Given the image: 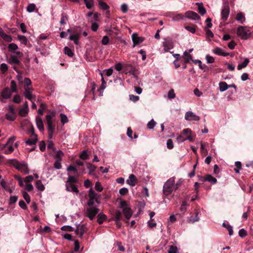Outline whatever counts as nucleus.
Instances as JSON below:
<instances>
[{
  "instance_id": "nucleus-39",
  "label": "nucleus",
  "mask_w": 253,
  "mask_h": 253,
  "mask_svg": "<svg viewBox=\"0 0 253 253\" xmlns=\"http://www.w3.org/2000/svg\"><path fill=\"white\" fill-rule=\"evenodd\" d=\"M86 7L88 9H91L93 6V0H84Z\"/></svg>"
},
{
  "instance_id": "nucleus-9",
  "label": "nucleus",
  "mask_w": 253,
  "mask_h": 253,
  "mask_svg": "<svg viewBox=\"0 0 253 253\" xmlns=\"http://www.w3.org/2000/svg\"><path fill=\"white\" fill-rule=\"evenodd\" d=\"M21 58L16 54H11L9 57H6V61L9 64L18 65L20 63Z\"/></svg>"
},
{
  "instance_id": "nucleus-33",
  "label": "nucleus",
  "mask_w": 253,
  "mask_h": 253,
  "mask_svg": "<svg viewBox=\"0 0 253 253\" xmlns=\"http://www.w3.org/2000/svg\"><path fill=\"white\" fill-rule=\"evenodd\" d=\"M78 179L77 178L74 176H69L68 178V180L66 183H70V184H74L77 183Z\"/></svg>"
},
{
  "instance_id": "nucleus-51",
  "label": "nucleus",
  "mask_w": 253,
  "mask_h": 253,
  "mask_svg": "<svg viewBox=\"0 0 253 253\" xmlns=\"http://www.w3.org/2000/svg\"><path fill=\"white\" fill-rule=\"evenodd\" d=\"M156 122L154 121V120L153 119H152L150 122H149L147 125V127L149 128V129H153L155 125H156Z\"/></svg>"
},
{
  "instance_id": "nucleus-14",
  "label": "nucleus",
  "mask_w": 253,
  "mask_h": 253,
  "mask_svg": "<svg viewBox=\"0 0 253 253\" xmlns=\"http://www.w3.org/2000/svg\"><path fill=\"white\" fill-rule=\"evenodd\" d=\"M229 13H230V8L229 7V6L228 5L224 6L222 9L221 12V19L223 21H225L227 19V18L229 16Z\"/></svg>"
},
{
  "instance_id": "nucleus-38",
  "label": "nucleus",
  "mask_w": 253,
  "mask_h": 253,
  "mask_svg": "<svg viewBox=\"0 0 253 253\" xmlns=\"http://www.w3.org/2000/svg\"><path fill=\"white\" fill-rule=\"evenodd\" d=\"M36 7V4L33 3H32L29 4L27 6L26 9L28 12L31 13L35 10Z\"/></svg>"
},
{
  "instance_id": "nucleus-26",
  "label": "nucleus",
  "mask_w": 253,
  "mask_h": 253,
  "mask_svg": "<svg viewBox=\"0 0 253 253\" xmlns=\"http://www.w3.org/2000/svg\"><path fill=\"white\" fill-rule=\"evenodd\" d=\"M97 222L99 224H102L107 218V216L103 213H99L97 215Z\"/></svg>"
},
{
  "instance_id": "nucleus-43",
  "label": "nucleus",
  "mask_w": 253,
  "mask_h": 253,
  "mask_svg": "<svg viewBox=\"0 0 253 253\" xmlns=\"http://www.w3.org/2000/svg\"><path fill=\"white\" fill-rule=\"evenodd\" d=\"M5 41L7 42H11L12 40V37L10 35H8L5 33H3L0 36Z\"/></svg>"
},
{
  "instance_id": "nucleus-12",
  "label": "nucleus",
  "mask_w": 253,
  "mask_h": 253,
  "mask_svg": "<svg viewBox=\"0 0 253 253\" xmlns=\"http://www.w3.org/2000/svg\"><path fill=\"white\" fill-rule=\"evenodd\" d=\"M164 49L166 52H169L173 48V43L170 39H166L163 43Z\"/></svg>"
},
{
  "instance_id": "nucleus-30",
  "label": "nucleus",
  "mask_w": 253,
  "mask_h": 253,
  "mask_svg": "<svg viewBox=\"0 0 253 253\" xmlns=\"http://www.w3.org/2000/svg\"><path fill=\"white\" fill-rule=\"evenodd\" d=\"M171 18L173 21H179L183 19L184 16L181 14H176L172 16Z\"/></svg>"
},
{
  "instance_id": "nucleus-24",
  "label": "nucleus",
  "mask_w": 253,
  "mask_h": 253,
  "mask_svg": "<svg viewBox=\"0 0 253 253\" xmlns=\"http://www.w3.org/2000/svg\"><path fill=\"white\" fill-rule=\"evenodd\" d=\"M35 186L36 188L40 191H43L45 189V187L44 185L42 183V181L40 180H38L36 181L35 183Z\"/></svg>"
},
{
  "instance_id": "nucleus-40",
  "label": "nucleus",
  "mask_w": 253,
  "mask_h": 253,
  "mask_svg": "<svg viewBox=\"0 0 253 253\" xmlns=\"http://www.w3.org/2000/svg\"><path fill=\"white\" fill-rule=\"evenodd\" d=\"M5 118L8 121H13L15 120L16 117L15 114L8 113L5 114Z\"/></svg>"
},
{
  "instance_id": "nucleus-17",
  "label": "nucleus",
  "mask_w": 253,
  "mask_h": 253,
  "mask_svg": "<svg viewBox=\"0 0 253 253\" xmlns=\"http://www.w3.org/2000/svg\"><path fill=\"white\" fill-rule=\"evenodd\" d=\"M126 183L131 186H134L137 183L138 180L133 174L129 175L128 178L126 181Z\"/></svg>"
},
{
  "instance_id": "nucleus-34",
  "label": "nucleus",
  "mask_w": 253,
  "mask_h": 253,
  "mask_svg": "<svg viewBox=\"0 0 253 253\" xmlns=\"http://www.w3.org/2000/svg\"><path fill=\"white\" fill-rule=\"evenodd\" d=\"M69 39L71 41H73L76 44H78L79 40V36L78 34L71 35L69 36Z\"/></svg>"
},
{
  "instance_id": "nucleus-35",
  "label": "nucleus",
  "mask_w": 253,
  "mask_h": 253,
  "mask_svg": "<svg viewBox=\"0 0 253 253\" xmlns=\"http://www.w3.org/2000/svg\"><path fill=\"white\" fill-rule=\"evenodd\" d=\"M222 226L226 228V229L228 231V232H229V234L230 236H231L233 235V228H232V227L229 225V224H226L225 222H223L222 223Z\"/></svg>"
},
{
  "instance_id": "nucleus-52",
  "label": "nucleus",
  "mask_w": 253,
  "mask_h": 253,
  "mask_svg": "<svg viewBox=\"0 0 253 253\" xmlns=\"http://www.w3.org/2000/svg\"><path fill=\"white\" fill-rule=\"evenodd\" d=\"M235 166L236 167V169H234V171L236 173H239L240 170L241 169V163L240 162H235Z\"/></svg>"
},
{
  "instance_id": "nucleus-4",
  "label": "nucleus",
  "mask_w": 253,
  "mask_h": 253,
  "mask_svg": "<svg viewBox=\"0 0 253 253\" xmlns=\"http://www.w3.org/2000/svg\"><path fill=\"white\" fill-rule=\"evenodd\" d=\"M99 209L93 206H88L86 210V216L91 220L95 218L96 214L98 213Z\"/></svg>"
},
{
  "instance_id": "nucleus-21",
  "label": "nucleus",
  "mask_w": 253,
  "mask_h": 253,
  "mask_svg": "<svg viewBox=\"0 0 253 253\" xmlns=\"http://www.w3.org/2000/svg\"><path fill=\"white\" fill-rule=\"evenodd\" d=\"M36 125L39 130L41 132L44 130V126L42 121L41 118L37 117L36 119Z\"/></svg>"
},
{
  "instance_id": "nucleus-61",
  "label": "nucleus",
  "mask_w": 253,
  "mask_h": 253,
  "mask_svg": "<svg viewBox=\"0 0 253 253\" xmlns=\"http://www.w3.org/2000/svg\"><path fill=\"white\" fill-rule=\"evenodd\" d=\"M18 199V197L16 196H11L9 200V203L10 204L15 203Z\"/></svg>"
},
{
  "instance_id": "nucleus-11",
  "label": "nucleus",
  "mask_w": 253,
  "mask_h": 253,
  "mask_svg": "<svg viewBox=\"0 0 253 253\" xmlns=\"http://www.w3.org/2000/svg\"><path fill=\"white\" fill-rule=\"evenodd\" d=\"M185 119L189 121H197L200 120V118L199 116H197L192 111H189L186 112L185 113Z\"/></svg>"
},
{
  "instance_id": "nucleus-54",
  "label": "nucleus",
  "mask_w": 253,
  "mask_h": 253,
  "mask_svg": "<svg viewBox=\"0 0 253 253\" xmlns=\"http://www.w3.org/2000/svg\"><path fill=\"white\" fill-rule=\"evenodd\" d=\"M206 59L207 60V62L208 64L213 63L214 62V58L209 55H207L206 56Z\"/></svg>"
},
{
  "instance_id": "nucleus-36",
  "label": "nucleus",
  "mask_w": 253,
  "mask_h": 253,
  "mask_svg": "<svg viewBox=\"0 0 253 253\" xmlns=\"http://www.w3.org/2000/svg\"><path fill=\"white\" fill-rule=\"evenodd\" d=\"M64 156V153L61 150L57 151L56 152L54 158L56 160L62 161V157Z\"/></svg>"
},
{
  "instance_id": "nucleus-59",
  "label": "nucleus",
  "mask_w": 253,
  "mask_h": 253,
  "mask_svg": "<svg viewBox=\"0 0 253 253\" xmlns=\"http://www.w3.org/2000/svg\"><path fill=\"white\" fill-rule=\"evenodd\" d=\"M61 161L59 160H55V162L54 164V167L55 169H61L62 168L61 164Z\"/></svg>"
},
{
  "instance_id": "nucleus-49",
  "label": "nucleus",
  "mask_w": 253,
  "mask_h": 253,
  "mask_svg": "<svg viewBox=\"0 0 253 253\" xmlns=\"http://www.w3.org/2000/svg\"><path fill=\"white\" fill-rule=\"evenodd\" d=\"M199 220V217H198V213L196 212V215L194 218L192 219L190 217L188 218L187 219V222L188 223H193L195 222L198 221Z\"/></svg>"
},
{
  "instance_id": "nucleus-56",
  "label": "nucleus",
  "mask_w": 253,
  "mask_h": 253,
  "mask_svg": "<svg viewBox=\"0 0 253 253\" xmlns=\"http://www.w3.org/2000/svg\"><path fill=\"white\" fill-rule=\"evenodd\" d=\"M18 40L23 43L26 44L27 43V38L25 36L23 35H19L18 36Z\"/></svg>"
},
{
  "instance_id": "nucleus-6",
  "label": "nucleus",
  "mask_w": 253,
  "mask_h": 253,
  "mask_svg": "<svg viewBox=\"0 0 253 253\" xmlns=\"http://www.w3.org/2000/svg\"><path fill=\"white\" fill-rule=\"evenodd\" d=\"M30 132L32 134V137L31 138L25 140V142L27 145H35L38 141L37 135L35 134L34 128L33 127V125L31 124L30 125Z\"/></svg>"
},
{
  "instance_id": "nucleus-31",
  "label": "nucleus",
  "mask_w": 253,
  "mask_h": 253,
  "mask_svg": "<svg viewBox=\"0 0 253 253\" xmlns=\"http://www.w3.org/2000/svg\"><path fill=\"white\" fill-rule=\"evenodd\" d=\"M29 112V109H26L24 107H22L19 111V114L22 117H26L28 115Z\"/></svg>"
},
{
  "instance_id": "nucleus-27",
  "label": "nucleus",
  "mask_w": 253,
  "mask_h": 253,
  "mask_svg": "<svg viewBox=\"0 0 253 253\" xmlns=\"http://www.w3.org/2000/svg\"><path fill=\"white\" fill-rule=\"evenodd\" d=\"M249 63V60L248 58H246L244 61L238 64L237 68L239 70H241L243 68H245Z\"/></svg>"
},
{
  "instance_id": "nucleus-45",
  "label": "nucleus",
  "mask_w": 253,
  "mask_h": 253,
  "mask_svg": "<svg viewBox=\"0 0 253 253\" xmlns=\"http://www.w3.org/2000/svg\"><path fill=\"white\" fill-rule=\"evenodd\" d=\"M68 20V17L65 14H62L60 23L61 25H65Z\"/></svg>"
},
{
  "instance_id": "nucleus-25",
  "label": "nucleus",
  "mask_w": 253,
  "mask_h": 253,
  "mask_svg": "<svg viewBox=\"0 0 253 253\" xmlns=\"http://www.w3.org/2000/svg\"><path fill=\"white\" fill-rule=\"evenodd\" d=\"M198 6V12L202 15H204L206 13V9L203 7L202 3L197 2L196 3Z\"/></svg>"
},
{
  "instance_id": "nucleus-48",
  "label": "nucleus",
  "mask_w": 253,
  "mask_h": 253,
  "mask_svg": "<svg viewBox=\"0 0 253 253\" xmlns=\"http://www.w3.org/2000/svg\"><path fill=\"white\" fill-rule=\"evenodd\" d=\"M61 122L63 125L67 123L68 122V119L67 117L62 113L60 114Z\"/></svg>"
},
{
  "instance_id": "nucleus-15",
  "label": "nucleus",
  "mask_w": 253,
  "mask_h": 253,
  "mask_svg": "<svg viewBox=\"0 0 253 253\" xmlns=\"http://www.w3.org/2000/svg\"><path fill=\"white\" fill-rule=\"evenodd\" d=\"M185 17L188 19H191L193 20L200 19V17L198 15V14L193 11H188L186 12Z\"/></svg>"
},
{
  "instance_id": "nucleus-29",
  "label": "nucleus",
  "mask_w": 253,
  "mask_h": 253,
  "mask_svg": "<svg viewBox=\"0 0 253 253\" xmlns=\"http://www.w3.org/2000/svg\"><path fill=\"white\" fill-rule=\"evenodd\" d=\"M205 180L213 184L216 183V182H217L216 179L210 174H208L206 176Z\"/></svg>"
},
{
  "instance_id": "nucleus-2",
  "label": "nucleus",
  "mask_w": 253,
  "mask_h": 253,
  "mask_svg": "<svg viewBox=\"0 0 253 253\" xmlns=\"http://www.w3.org/2000/svg\"><path fill=\"white\" fill-rule=\"evenodd\" d=\"M174 179L175 177H171L164 184L163 186V192L165 195L168 196L170 195L173 191L175 190Z\"/></svg>"
},
{
  "instance_id": "nucleus-62",
  "label": "nucleus",
  "mask_w": 253,
  "mask_h": 253,
  "mask_svg": "<svg viewBox=\"0 0 253 253\" xmlns=\"http://www.w3.org/2000/svg\"><path fill=\"white\" fill-rule=\"evenodd\" d=\"M188 206V204L186 201H183L182 202L180 210L182 211H185L186 210V207Z\"/></svg>"
},
{
  "instance_id": "nucleus-18",
  "label": "nucleus",
  "mask_w": 253,
  "mask_h": 253,
  "mask_svg": "<svg viewBox=\"0 0 253 253\" xmlns=\"http://www.w3.org/2000/svg\"><path fill=\"white\" fill-rule=\"evenodd\" d=\"M86 231V228L84 225H78L75 230L77 235L81 237Z\"/></svg>"
},
{
  "instance_id": "nucleus-23",
  "label": "nucleus",
  "mask_w": 253,
  "mask_h": 253,
  "mask_svg": "<svg viewBox=\"0 0 253 253\" xmlns=\"http://www.w3.org/2000/svg\"><path fill=\"white\" fill-rule=\"evenodd\" d=\"M183 58L184 59V63L185 64L189 63L191 60H192V57L191 55L188 53L187 51L184 52Z\"/></svg>"
},
{
  "instance_id": "nucleus-50",
  "label": "nucleus",
  "mask_w": 253,
  "mask_h": 253,
  "mask_svg": "<svg viewBox=\"0 0 253 253\" xmlns=\"http://www.w3.org/2000/svg\"><path fill=\"white\" fill-rule=\"evenodd\" d=\"M22 195L24 199L25 200L27 203H29L31 201V199L29 195L27 193V192L25 191H23L22 192Z\"/></svg>"
},
{
  "instance_id": "nucleus-58",
  "label": "nucleus",
  "mask_w": 253,
  "mask_h": 253,
  "mask_svg": "<svg viewBox=\"0 0 253 253\" xmlns=\"http://www.w3.org/2000/svg\"><path fill=\"white\" fill-rule=\"evenodd\" d=\"M168 96L169 99H173L175 97V94L173 89H171L169 91Z\"/></svg>"
},
{
  "instance_id": "nucleus-8",
  "label": "nucleus",
  "mask_w": 253,
  "mask_h": 253,
  "mask_svg": "<svg viewBox=\"0 0 253 253\" xmlns=\"http://www.w3.org/2000/svg\"><path fill=\"white\" fill-rule=\"evenodd\" d=\"M18 47L17 44L14 43H11L8 46V50L11 53L19 55V57H22L23 55L22 52L18 50Z\"/></svg>"
},
{
  "instance_id": "nucleus-10",
  "label": "nucleus",
  "mask_w": 253,
  "mask_h": 253,
  "mask_svg": "<svg viewBox=\"0 0 253 253\" xmlns=\"http://www.w3.org/2000/svg\"><path fill=\"white\" fill-rule=\"evenodd\" d=\"M14 165L15 168L19 170H21L22 172L25 174L29 173V169H28L27 165L25 163L16 162Z\"/></svg>"
},
{
  "instance_id": "nucleus-57",
  "label": "nucleus",
  "mask_w": 253,
  "mask_h": 253,
  "mask_svg": "<svg viewBox=\"0 0 253 253\" xmlns=\"http://www.w3.org/2000/svg\"><path fill=\"white\" fill-rule=\"evenodd\" d=\"M109 42V38L107 36H105L103 37L101 43L103 45H107Z\"/></svg>"
},
{
  "instance_id": "nucleus-16",
  "label": "nucleus",
  "mask_w": 253,
  "mask_h": 253,
  "mask_svg": "<svg viewBox=\"0 0 253 253\" xmlns=\"http://www.w3.org/2000/svg\"><path fill=\"white\" fill-rule=\"evenodd\" d=\"M12 92L8 87H5L3 89L1 93V96L2 98L8 99L11 97Z\"/></svg>"
},
{
  "instance_id": "nucleus-60",
  "label": "nucleus",
  "mask_w": 253,
  "mask_h": 253,
  "mask_svg": "<svg viewBox=\"0 0 253 253\" xmlns=\"http://www.w3.org/2000/svg\"><path fill=\"white\" fill-rule=\"evenodd\" d=\"M167 148L169 149H171L173 148V141L171 139H169L167 140Z\"/></svg>"
},
{
  "instance_id": "nucleus-64",
  "label": "nucleus",
  "mask_w": 253,
  "mask_h": 253,
  "mask_svg": "<svg viewBox=\"0 0 253 253\" xmlns=\"http://www.w3.org/2000/svg\"><path fill=\"white\" fill-rule=\"evenodd\" d=\"M33 179L34 178L33 176L29 175L25 177V178L24 179V181L26 183V184L30 183V182L33 180Z\"/></svg>"
},
{
  "instance_id": "nucleus-42",
  "label": "nucleus",
  "mask_w": 253,
  "mask_h": 253,
  "mask_svg": "<svg viewBox=\"0 0 253 253\" xmlns=\"http://www.w3.org/2000/svg\"><path fill=\"white\" fill-rule=\"evenodd\" d=\"M87 168L89 170V173L90 174H91L92 172H93L96 169V166L90 163L87 164Z\"/></svg>"
},
{
  "instance_id": "nucleus-44",
  "label": "nucleus",
  "mask_w": 253,
  "mask_h": 253,
  "mask_svg": "<svg viewBox=\"0 0 253 253\" xmlns=\"http://www.w3.org/2000/svg\"><path fill=\"white\" fill-rule=\"evenodd\" d=\"M32 92H24V94L26 98L31 100V101H33V100L35 99V96L33 95Z\"/></svg>"
},
{
  "instance_id": "nucleus-1",
  "label": "nucleus",
  "mask_w": 253,
  "mask_h": 253,
  "mask_svg": "<svg viewBox=\"0 0 253 253\" xmlns=\"http://www.w3.org/2000/svg\"><path fill=\"white\" fill-rule=\"evenodd\" d=\"M249 27L240 26L237 28V35L242 40H247L253 36Z\"/></svg>"
},
{
  "instance_id": "nucleus-47",
  "label": "nucleus",
  "mask_w": 253,
  "mask_h": 253,
  "mask_svg": "<svg viewBox=\"0 0 253 253\" xmlns=\"http://www.w3.org/2000/svg\"><path fill=\"white\" fill-rule=\"evenodd\" d=\"M99 5L100 8L102 10H106L109 8V6L107 4L103 1H100L99 2Z\"/></svg>"
},
{
  "instance_id": "nucleus-53",
  "label": "nucleus",
  "mask_w": 253,
  "mask_h": 253,
  "mask_svg": "<svg viewBox=\"0 0 253 253\" xmlns=\"http://www.w3.org/2000/svg\"><path fill=\"white\" fill-rule=\"evenodd\" d=\"M80 157L81 159L84 160H87L88 158L87 153L85 150H84L82 151V152L80 154Z\"/></svg>"
},
{
  "instance_id": "nucleus-28",
  "label": "nucleus",
  "mask_w": 253,
  "mask_h": 253,
  "mask_svg": "<svg viewBox=\"0 0 253 253\" xmlns=\"http://www.w3.org/2000/svg\"><path fill=\"white\" fill-rule=\"evenodd\" d=\"M219 90L221 92H223L225 90H226L228 88L229 86L225 82H220L219 84Z\"/></svg>"
},
{
  "instance_id": "nucleus-3",
  "label": "nucleus",
  "mask_w": 253,
  "mask_h": 253,
  "mask_svg": "<svg viewBox=\"0 0 253 253\" xmlns=\"http://www.w3.org/2000/svg\"><path fill=\"white\" fill-rule=\"evenodd\" d=\"M120 207L122 209L123 213L126 219L127 220H129L132 214V211L130 206L126 201H123L121 202Z\"/></svg>"
},
{
  "instance_id": "nucleus-63",
  "label": "nucleus",
  "mask_w": 253,
  "mask_h": 253,
  "mask_svg": "<svg viewBox=\"0 0 253 253\" xmlns=\"http://www.w3.org/2000/svg\"><path fill=\"white\" fill-rule=\"evenodd\" d=\"M39 147L41 151H44L46 148L45 142L44 141H41L39 144Z\"/></svg>"
},
{
  "instance_id": "nucleus-19",
  "label": "nucleus",
  "mask_w": 253,
  "mask_h": 253,
  "mask_svg": "<svg viewBox=\"0 0 253 253\" xmlns=\"http://www.w3.org/2000/svg\"><path fill=\"white\" fill-rule=\"evenodd\" d=\"M66 190L69 192H73L76 193H79V190L77 186L74 185V184L66 183Z\"/></svg>"
},
{
  "instance_id": "nucleus-22",
  "label": "nucleus",
  "mask_w": 253,
  "mask_h": 253,
  "mask_svg": "<svg viewBox=\"0 0 253 253\" xmlns=\"http://www.w3.org/2000/svg\"><path fill=\"white\" fill-rule=\"evenodd\" d=\"M236 20L241 24H243L246 20L245 15L242 12H239L237 14Z\"/></svg>"
},
{
  "instance_id": "nucleus-41",
  "label": "nucleus",
  "mask_w": 253,
  "mask_h": 253,
  "mask_svg": "<svg viewBox=\"0 0 253 253\" xmlns=\"http://www.w3.org/2000/svg\"><path fill=\"white\" fill-rule=\"evenodd\" d=\"M169 250L168 251V253H177L178 249L176 246L170 245L169 246Z\"/></svg>"
},
{
  "instance_id": "nucleus-7",
  "label": "nucleus",
  "mask_w": 253,
  "mask_h": 253,
  "mask_svg": "<svg viewBox=\"0 0 253 253\" xmlns=\"http://www.w3.org/2000/svg\"><path fill=\"white\" fill-rule=\"evenodd\" d=\"M89 200L87 202L88 206H93L95 202H98V195L91 189L88 191Z\"/></svg>"
},
{
  "instance_id": "nucleus-32",
  "label": "nucleus",
  "mask_w": 253,
  "mask_h": 253,
  "mask_svg": "<svg viewBox=\"0 0 253 253\" xmlns=\"http://www.w3.org/2000/svg\"><path fill=\"white\" fill-rule=\"evenodd\" d=\"M1 186L4 189L5 191L9 192L10 193H12V189L6 185V182L4 180H2L0 182Z\"/></svg>"
},
{
  "instance_id": "nucleus-20",
  "label": "nucleus",
  "mask_w": 253,
  "mask_h": 253,
  "mask_svg": "<svg viewBox=\"0 0 253 253\" xmlns=\"http://www.w3.org/2000/svg\"><path fill=\"white\" fill-rule=\"evenodd\" d=\"M212 52L215 54L222 56H226L229 54L228 53L224 52L222 48L218 47L214 48L212 50Z\"/></svg>"
},
{
  "instance_id": "nucleus-55",
  "label": "nucleus",
  "mask_w": 253,
  "mask_h": 253,
  "mask_svg": "<svg viewBox=\"0 0 253 253\" xmlns=\"http://www.w3.org/2000/svg\"><path fill=\"white\" fill-rule=\"evenodd\" d=\"M95 189L96 191L98 192H101L103 190V187L101 185V184L99 182H96L95 184Z\"/></svg>"
},
{
  "instance_id": "nucleus-5",
  "label": "nucleus",
  "mask_w": 253,
  "mask_h": 253,
  "mask_svg": "<svg viewBox=\"0 0 253 253\" xmlns=\"http://www.w3.org/2000/svg\"><path fill=\"white\" fill-rule=\"evenodd\" d=\"M52 117L53 115H47L46 116V120L48 131V137L49 139L52 138L54 131V126L52 125Z\"/></svg>"
},
{
  "instance_id": "nucleus-46",
  "label": "nucleus",
  "mask_w": 253,
  "mask_h": 253,
  "mask_svg": "<svg viewBox=\"0 0 253 253\" xmlns=\"http://www.w3.org/2000/svg\"><path fill=\"white\" fill-rule=\"evenodd\" d=\"M64 53L70 57L74 55L72 50L67 46L64 47Z\"/></svg>"
},
{
  "instance_id": "nucleus-13",
  "label": "nucleus",
  "mask_w": 253,
  "mask_h": 253,
  "mask_svg": "<svg viewBox=\"0 0 253 253\" xmlns=\"http://www.w3.org/2000/svg\"><path fill=\"white\" fill-rule=\"evenodd\" d=\"M132 40L133 41V47H135L136 45L144 41V38L142 37H139L136 33L132 34Z\"/></svg>"
},
{
  "instance_id": "nucleus-37",
  "label": "nucleus",
  "mask_w": 253,
  "mask_h": 253,
  "mask_svg": "<svg viewBox=\"0 0 253 253\" xmlns=\"http://www.w3.org/2000/svg\"><path fill=\"white\" fill-rule=\"evenodd\" d=\"M10 89L12 92H16L17 91L16 82L13 80L11 81L10 82Z\"/></svg>"
}]
</instances>
